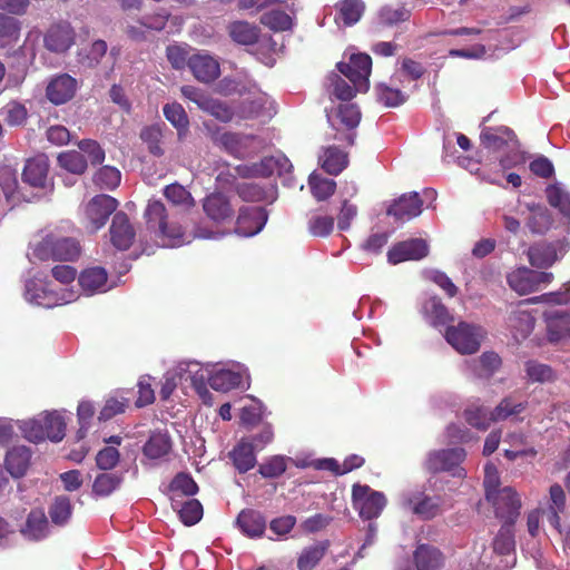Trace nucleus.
<instances>
[{
    "mask_svg": "<svg viewBox=\"0 0 570 570\" xmlns=\"http://www.w3.org/2000/svg\"><path fill=\"white\" fill-rule=\"evenodd\" d=\"M3 120L9 126H21L27 120V109L23 105L11 101L1 109Z\"/></svg>",
    "mask_w": 570,
    "mask_h": 570,
    "instance_id": "obj_57",
    "label": "nucleus"
},
{
    "mask_svg": "<svg viewBox=\"0 0 570 570\" xmlns=\"http://www.w3.org/2000/svg\"><path fill=\"white\" fill-rule=\"evenodd\" d=\"M20 533L30 541H40L49 533V523L42 509H32L20 529Z\"/></svg>",
    "mask_w": 570,
    "mask_h": 570,
    "instance_id": "obj_23",
    "label": "nucleus"
},
{
    "mask_svg": "<svg viewBox=\"0 0 570 570\" xmlns=\"http://www.w3.org/2000/svg\"><path fill=\"white\" fill-rule=\"evenodd\" d=\"M43 424V441L49 439L52 442H59L66 434V422L63 417L57 413H46L41 416Z\"/></svg>",
    "mask_w": 570,
    "mask_h": 570,
    "instance_id": "obj_36",
    "label": "nucleus"
},
{
    "mask_svg": "<svg viewBox=\"0 0 570 570\" xmlns=\"http://www.w3.org/2000/svg\"><path fill=\"white\" fill-rule=\"evenodd\" d=\"M466 453L462 448H452L431 451L424 462L430 473L452 472L453 475H461L460 464L464 461Z\"/></svg>",
    "mask_w": 570,
    "mask_h": 570,
    "instance_id": "obj_5",
    "label": "nucleus"
},
{
    "mask_svg": "<svg viewBox=\"0 0 570 570\" xmlns=\"http://www.w3.org/2000/svg\"><path fill=\"white\" fill-rule=\"evenodd\" d=\"M328 547V541H321L305 548L297 560L298 570H313L324 558Z\"/></svg>",
    "mask_w": 570,
    "mask_h": 570,
    "instance_id": "obj_32",
    "label": "nucleus"
},
{
    "mask_svg": "<svg viewBox=\"0 0 570 570\" xmlns=\"http://www.w3.org/2000/svg\"><path fill=\"white\" fill-rule=\"evenodd\" d=\"M334 228V218L332 216H314L309 219L308 230L313 236L325 237Z\"/></svg>",
    "mask_w": 570,
    "mask_h": 570,
    "instance_id": "obj_64",
    "label": "nucleus"
},
{
    "mask_svg": "<svg viewBox=\"0 0 570 570\" xmlns=\"http://www.w3.org/2000/svg\"><path fill=\"white\" fill-rule=\"evenodd\" d=\"M484 335L485 331L482 326L460 322L458 325L448 326L444 336L455 351L470 355L480 350Z\"/></svg>",
    "mask_w": 570,
    "mask_h": 570,
    "instance_id": "obj_2",
    "label": "nucleus"
},
{
    "mask_svg": "<svg viewBox=\"0 0 570 570\" xmlns=\"http://www.w3.org/2000/svg\"><path fill=\"white\" fill-rule=\"evenodd\" d=\"M144 217L147 229L159 238L164 246L177 247L186 243V234L176 215L168 212L158 199L149 200Z\"/></svg>",
    "mask_w": 570,
    "mask_h": 570,
    "instance_id": "obj_1",
    "label": "nucleus"
},
{
    "mask_svg": "<svg viewBox=\"0 0 570 570\" xmlns=\"http://www.w3.org/2000/svg\"><path fill=\"white\" fill-rule=\"evenodd\" d=\"M547 326V337L550 343H558L570 337V313L551 309L543 314Z\"/></svg>",
    "mask_w": 570,
    "mask_h": 570,
    "instance_id": "obj_18",
    "label": "nucleus"
},
{
    "mask_svg": "<svg viewBox=\"0 0 570 570\" xmlns=\"http://www.w3.org/2000/svg\"><path fill=\"white\" fill-rule=\"evenodd\" d=\"M337 69L360 90H367L372 59L366 53L352 55L348 62H338Z\"/></svg>",
    "mask_w": 570,
    "mask_h": 570,
    "instance_id": "obj_9",
    "label": "nucleus"
},
{
    "mask_svg": "<svg viewBox=\"0 0 570 570\" xmlns=\"http://www.w3.org/2000/svg\"><path fill=\"white\" fill-rule=\"evenodd\" d=\"M31 459V451L24 445L13 446L6 454L4 466L13 478L26 474Z\"/></svg>",
    "mask_w": 570,
    "mask_h": 570,
    "instance_id": "obj_26",
    "label": "nucleus"
},
{
    "mask_svg": "<svg viewBox=\"0 0 570 570\" xmlns=\"http://www.w3.org/2000/svg\"><path fill=\"white\" fill-rule=\"evenodd\" d=\"M527 407L524 402H514L511 396L504 397L492 412V420L502 421L511 415H517L523 412Z\"/></svg>",
    "mask_w": 570,
    "mask_h": 570,
    "instance_id": "obj_51",
    "label": "nucleus"
},
{
    "mask_svg": "<svg viewBox=\"0 0 570 570\" xmlns=\"http://www.w3.org/2000/svg\"><path fill=\"white\" fill-rule=\"evenodd\" d=\"M527 379L531 383H551L557 379L553 368L535 360H529L524 363Z\"/></svg>",
    "mask_w": 570,
    "mask_h": 570,
    "instance_id": "obj_35",
    "label": "nucleus"
},
{
    "mask_svg": "<svg viewBox=\"0 0 570 570\" xmlns=\"http://www.w3.org/2000/svg\"><path fill=\"white\" fill-rule=\"evenodd\" d=\"M266 519L256 510H242L236 519L239 530L249 538H259L266 530Z\"/></svg>",
    "mask_w": 570,
    "mask_h": 570,
    "instance_id": "obj_25",
    "label": "nucleus"
},
{
    "mask_svg": "<svg viewBox=\"0 0 570 570\" xmlns=\"http://www.w3.org/2000/svg\"><path fill=\"white\" fill-rule=\"evenodd\" d=\"M261 23L273 31H285L291 29L292 19L282 10H271L261 17Z\"/></svg>",
    "mask_w": 570,
    "mask_h": 570,
    "instance_id": "obj_49",
    "label": "nucleus"
},
{
    "mask_svg": "<svg viewBox=\"0 0 570 570\" xmlns=\"http://www.w3.org/2000/svg\"><path fill=\"white\" fill-rule=\"evenodd\" d=\"M120 171L111 166L101 167L94 176V181L101 189H114L120 184Z\"/></svg>",
    "mask_w": 570,
    "mask_h": 570,
    "instance_id": "obj_56",
    "label": "nucleus"
},
{
    "mask_svg": "<svg viewBox=\"0 0 570 570\" xmlns=\"http://www.w3.org/2000/svg\"><path fill=\"white\" fill-rule=\"evenodd\" d=\"M553 277L550 272H539L523 266L509 273L507 282L511 289L525 295L539 291L542 285L550 284Z\"/></svg>",
    "mask_w": 570,
    "mask_h": 570,
    "instance_id": "obj_4",
    "label": "nucleus"
},
{
    "mask_svg": "<svg viewBox=\"0 0 570 570\" xmlns=\"http://www.w3.org/2000/svg\"><path fill=\"white\" fill-rule=\"evenodd\" d=\"M81 253L78 240L70 237L58 238L55 236L53 261L72 262L76 261Z\"/></svg>",
    "mask_w": 570,
    "mask_h": 570,
    "instance_id": "obj_38",
    "label": "nucleus"
},
{
    "mask_svg": "<svg viewBox=\"0 0 570 570\" xmlns=\"http://www.w3.org/2000/svg\"><path fill=\"white\" fill-rule=\"evenodd\" d=\"M118 202L109 195H97L92 197L83 208V215L87 220V228L97 232L104 227L112 213L116 212Z\"/></svg>",
    "mask_w": 570,
    "mask_h": 570,
    "instance_id": "obj_7",
    "label": "nucleus"
},
{
    "mask_svg": "<svg viewBox=\"0 0 570 570\" xmlns=\"http://www.w3.org/2000/svg\"><path fill=\"white\" fill-rule=\"evenodd\" d=\"M416 570H439L443 564L442 552L429 544H420L413 554Z\"/></svg>",
    "mask_w": 570,
    "mask_h": 570,
    "instance_id": "obj_29",
    "label": "nucleus"
},
{
    "mask_svg": "<svg viewBox=\"0 0 570 570\" xmlns=\"http://www.w3.org/2000/svg\"><path fill=\"white\" fill-rule=\"evenodd\" d=\"M129 400L128 399H121L118 400L116 397H110L106 401L104 407L101 409L99 413V421H109L114 416L121 414L126 411L128 407Z\"/></svg>",
    "mask_w": 570,
    "mask_h": 570,
    "instance_id": "obj_62",
    "label": "nucleus"
},
{
    "mask_svg": "<svg viewBox=\"0 0 570 570\" xmlns=\"http://www.w3.org/2000/svg\"><path fill=\"white\" fill-rule=\"evenodd\" d=\"M78 148L81 154L87 155V160L94 165H100L105 160V151L101 146L92 139H82L78 142Z\"/></svg>",
    "mask_w": 570,
    "mask_h": 570,
    "instance_id": "obj_60",
    "label": "nucleus"
},
{
    "mask_svg": "<svg viewBox=\"0 0 570 570\" xmlns=\"http://www.w3.org/2000/svg\"><path fill=\"white\" fill-rule=\"evenodd\" d=\"M140 139L144 144H146L148 151L156 156L161 157L165 154V150L161 147L163 139V126L159 124H154L149 126H145L139 134Z\"/></svg>",
    "mask_w": 570,
    "mask_h": 570,
    "instance_id": "obj_37",
    "label": "nucleus"
},
{
    "mask_svg": "<svg viewBox=\"0 0 570 570\" xmlns=\"http://www.w3.org/2000/svg\"><path fill=\"white\" fill-rule=\"evenodd\" d=\"M375 90L377 100L385 107H397L406 100V96L400 89L392 88L385 83H379Z\"/></svg>",
    "mask_w": 570,
    "mask_h": 570,
    "instance_id": "obj_54",
    "label": "nucleus"
},
{
    "mask_svg": "<svg viewBox=\"0 0 570 570\" xmlns=\"http://www.w3.org/2000/svg\"><path fill=\"white\" fill-rule=\"evenodd\" d=\"M464 419L471 426L482 431L487 430L491 422H495L492 420V412H488L483 406L475 405L464 410Z\"/></svg>",
    "mask_w": 570,
    "mask_h": 570,
    "instance_id": "obj_47",
    "label": "nucleus"
},
{
    "mask_svg": "<svg viewBox=\"0 0 570 570\" xmlns=\"http://www.w3.org/2000/svg\"><path fill=\"white\" fill-rule=\"evenodd\" d=\"M122 482V476L115 472L99 473L92 483V493L97 497H108L116 491Z\"/></svg>",
    "mask_w": 570,
    "mask_h": 570,
    "instance_id": "obj_39",
    "label": "nucleus"
},
{
    "mask_svg": "<svg viewBox=\"0 0 570 570\" xmlns=\"http://www.w3.org/2000/svg\"><path fill=\"white\" fill-rule=\"evenodd\" d=\"M352 502L355 510L364 520H373L381 515L387 500L383 492L373 490L367 484L352 487Z\"/></svg>",
    "mask_w": 570,
    "mask_h": 570,
    "instance_id": "obj_3",
    "label": "nucleus"
},
{
    "mask_svg": "<svg viewBox=\"0 0 570 570\" xmlns=\"http://www.w3.org/2000/svg\"><path fill=\"white\" fill-rule=\"evenodd\" d=\"M268 219L264 207L243 206L239 208L235 224V233L239 236L250 237L258 234Z\"/></svg>",
    "mask_w": 570,
    "mask_h": 570,
    "instance_id": "obj_11",
    "label": "nucleus"
},
{
    "mask_svg": "<svg viewBox=\"0 0 570 570\" xmlns=\"http://www.w3.org/2000/svg\"><path fill=\"white\" fill-rule=\"evenodd\" d=\"M311 191L317 200L330 198L336 189V183L333 179L324 178L317 175H311L308 179Z\"/></svg>",
    "mask_w": 570,
    "mask_h": 570,
    "instance_id": "obj_48",
    "label": "nucleus"
},
{
    "mask_svg": "<svg viewBox=\"0 0 570 570\" xmlns=\"http://www.w3.org/2000/svg\"><path fill=\"white\" fill-rule=\"evenodd\" d=\"M49 160L46 155H37L26 161L22 181L30 187L45 189L48 186Z\"/></svg>",
    "mask_w": 570,
    "mask_h": 570,
    "instance_id": "obj_16",
    "label": "nucleus"
},
{
    "mask_svg": "<svg viewBox=\"0 0 570 570\" xmlns=\"http://www.w3.org/2000/svg\"><path fill=\"white\" fill-rule=\"evenodd\" d=\"M188 68L194 77L202 82L215 81L220 75L217 59L207 53H195L188 58Z\"/></svg>",
    "mask_w": 570,
    "mask_h": 570,
    "instance_id": "obj_17",
    "label": "nucleus"
},
{
    "mask_svg": "<svg viewBox=\"0 0 570 570\" xmlns=\"http://www.w3.org/2000/svg\"><path fill=\"white\" fill-rule=\"evenodd\" d=\"M163 194L165 198L176 207H183L184 209L189 210L196 205L190 191L178 183L167 185L164 188Z\"/></svg>",
    "mask_w": 570,
    "mask_h": 570,
    "instance_id": "obj_33",
    "label": "nucleus"
},
{
    "mask_svg": "<svg viewBox=\"0 0 570 570\" xmlns=\"http://www.w3.org/2000/svg\"><path fill=\"white\" fill-rule=\"evenodd\" d=\"M227 31L234 42L244 46L255 45L261 33L257 26L244 20L230 22Z\"/></svg>",
    "mask_w": 570,
    "mask_h": 570,
    "instance_id": "obj_28",
    "label": "nucleus"
},
{
    "mask_svg": "<svg viewBox=\"0 0 570 570\" xmlns=\"http://www.w3.org/2000/svg\"><path fill=\"white\" fill-rule=\"evenodd\" d=\"M242 382V376L229 370L215 372L208 379L209 386L215 391L227 392L237 387Z\"/></svg>",
    "mask_w": 570,
    "mask_h": 570,
    "instance_id": "obj_41",
    "label": "nucleus"
},
{
    "mask_svg": "<svg viewBox=\"0 0 570 570\" xmlns=\"http://www.w3.org/2000/svg\"><path fill=\"white\" fill-rule=\"evenodd\" d=\"M528 259L537 268L551 267L558 261V253L552 244H535L528 249Z\"/></svg>",
    "mask_w": 570,
    "mask_h": 570,
    "instance_id": "obj_31",
    "label": "nucleus"
},
{
    "mask_svg": "<svg viewBox=\"0 0 570 570\" xmlns=\"http://www.w3.org/2000/svg\"><path fill=\"white\" fill-rule=\"evenodd\" d=\"M23 438L33 443L43 441V424L41 417L23 421L20 425Z\"/></svg>",
    "mask_w": 570,
    "mask_h": 570,
    "instance_id": "obj_63",
    "label": "nucleus"
},
{
    "mask_svg": "<svg viewBox=\"0 0 570 570\" xmlns=\"http://www.w3.org/2000/svg\"><path fill=\"white\" fill-rule=\"evenodd\" d=\"M78 90V81L69 73H59L52 77L46 87L47 99L56 105L70 101Z\"/></svg>",
    "mask_w": 570,
    "mask_h": 570,
    "instance_id": "obj_12",
    "label": "nucleus"
},
{
    "mask_svg": "<svg viewBox=\"0 0 570 570\" xmlns=\"http://www.w3.org/2000/svg\"><path fill=\"white\" fill-rule=\"evenodd\" d=\"M402 507L424 521L432 520L442 512L441 499L423 491L405 493L402 497Z\"/></svg>",
    "mask_w": 570,
    "mask_h": 570,
    "instance_id": "obj_8",
    "label": "nucleus"
},
{
    "mask_svg": "<svg viewBox=\"0 0 570 570\" xmlns=\"http://www.w3.org/2000/svg\"><path fill=\"white\" fill-rule=\"evenodd\" d=\"M429 254V245L422 238H411L395 244L387 252V261L399 264L405 261H420Z\"/></svg>",
    "mask_w": 570,
    "mask_h": 570,
    "instance_id": "obj_13",
    "label": "nucleus"
},
{
    "mask_svg": "<svg viewBox=\"0 0 570 570\" xmlns=\"http://www.w3.org/2000/svg\"><path fill=\"white\" fill-rule=\"evenodd\" d=\"M108 274L104 267L94 266L83 269L78 282L83 292L91 295L100 291H105L107 285Z\"/></svg>",
    "mask_w": 570,
    "mask_h": 570,
    "instance_id": "obj_27",
    "label": "nucleus"
},
{
    "mask_svg": "<svg viewBox=\"0 0 570 570\" xmlns=\"http://www.w3.org/2000/svg\"><path fill=\"white\" fill-rule=\"evenodd\" d=\"M236 193L244 202L250 203L263 202L268 197V190L256 183L238 184Z\"/></svg>",
    "mask_w": 570,
    "mask_h": 570,
    "instance_id": "obj_55",
    "label": "nucleus"
},
{
    "mask_svg": "<svg viewBox=\"0 0 570 570\" xmlns=\"http://www.w3.org/2000/svg\"><path fill=\"white\" fill-rule=\"evenodd\" d=\"M336 8L346 26L356 23L363 13L364 3L362 0H341Z\"/></svg>",
    "mask_w": 570,
    "mask_h": 570,
    "instance_id": "obj_46",
    "label": "nucleus"
},
{
    "mask_svg": "<svg viewBox=\"0 0 570 570\" xmlns=\"http://www.w3.org/2000/svg\"><path fill=\"white\" fill-rule=\"evenodd\" d=\"M171 449L170 436L166 433H153L144 445V454L149 459H159L169 453Z\"/></svg>",
    "mask_w": 570,
    "mask_h": 570,
    "instance_id": "obj_34",
    "label": "nucleus"
},
{
    "mask_svg": "<svg viewBox=\"0 0 570 570\" xmlns=\"http://www.w3.org/2000/svg\"><path fill=\"white\" fill-rule=\"evenodd\" d=\"M58 164L72 174L81 175L87 169L88 160L80 150H68L59 154Z\"/></svg>",
    "mask_w": 570,
    "mask_h": 570,
    "instance_id": "obj_42",
    "label": "nucleus"
},
{
    "mask_svg": "<svg viewBox=\"0 0 570 570\" xmlns=\"http://www.w3.org/2000/svg\"><path fill=\"white\" fill-rule=\"evenodd\" d=\"M165 118L177 129L178 137L186 134L189 126L188 116L178 102L166 104L163 108Z\"/></svg>",
    "mask_w": 570,
    "mask_h": 570,
    "instance_id": "obj_40",
    "label": "nucleus"
},
{
    "mask_svg": "<svg viewBox=\"0 0 570 570\" xmlns=\"http://www.w3.org/2000/svg\"><path fill=\"white\" fill-rule=\"evenodd\" d=\"M279 163L276 157H265L250 167H238L237 171L243 177H269L278 168Z\"/></svg>",
    "mask_w": 570,
    "mask_h": 570,
    "instance_id": "obj_43",
    "label": "nucleus"
},
{
    "mask_svg": "<svg viewBox=\"0 0 570 570\" xmlns=\"http://www.w3.org/2000/svg\"><path fill=\"white\" fill-rule=\"evenodd\" d=\"M178 514L185 525H194L203 518V505L198 500L189 499L180 505Z\"/></svg>",
    "mask_w": 570,
    "mask_h": 570,
    "instance_id": "obj_50",
    "label": "nucleus"
},
{
    "mask_svg": "<svg viewBox=\"0 0 570 570\" xmlns=\"http://www.w3.org/2000/svg\"><path fill=\"white\" fill-rule=\"evenodd\" d=\"M337 118L346 129L353 130L360 124L361 112L355 105L344 104L337 108Z\"/></svg>",
    "mask_w": 570,
    "mask_h": 570,
    "instance_id": "obj_59",
    "label": "nucleus"
},
{
    "mask_svg": "<svg viewBox=\"0 0 570 570\" xmlns=\"http://www.w3.org/2000/svg\"><path fill=\"white\" fill-rule=\"evenodd\" d=\"M287 469L286 459L281 455L272 456L259 465L258 472L262 476L274 479L281 476Z\"/></svg>",
    "mask_w": 570,
    "mask_h": 570,
    "instance_id": "obj_61",
    "label": "nucleus"
},
{
    "mask_svg": "<svg viewBox=\"0 0 570 570\" xmlns=\"http://www.w3.org/2000/svg\"><path fill=\"white\" fill-rule=\"evenodd\" d=\"M320 161L324 171L336 176L346 168L348 164V156L336 146H330L324 149L323 155L320 157Z\"/></svg>",
    "mask_w": 570,
    "mask_h": 570,
    "instance_id": "obj_30",
    "label": "nucleus"
},
{
    "mask_svg": "<svg viewBox=\"0 0 570 570\" xmlns=\"http://www.w3.org/2000/svg\"><path fill=\"white\" fill-rule=\"evenodd\" d=\"M169 489L171 492H180L184 495L193 497L198 492V485L188 473H178L170 482Z\"/></svg>",
    "mask_w": 570,
    "mask_h": 570,
    "instance_id": "obj_58",
    "label": "nucleus"
},
{
    "mask_svg": "<svg viewBox=\"0 0 570 570\" xmlns=\"http://www.w3.org/2000/svg\"><path fill=\"white\" fill-rule=\"evenodd\" d=\"M481 144L493 151L502 150L510 144L518 146L519 141L514 131L507 126L488 127L481 131Z\"/></svg>",
    "mask_w": 570,
    "mask_h": 570,
    "instance_id": "obj_19",
    "label": "nucleus"
},
{
    "mask_svg": "<svg viewBox=\"0 0 570 570\" xmlns=\"http://www.w3.org/2000/svg\"><path fill=\"white\" fill-rule=\"evenodd\" d=\"M228 456L240 474L252 470L257 463L254 444L248 438L240 439Z\"/></svg>",
    "mask_w": 570,
    "mask_h": 570,
    "instance_id": "obj_22",
    "label": "nucleus"
},
{
    "mask_svg": "<svg viewBox=\"0 0 570 570\" xmlns=\"http://www.w3.org/2000/svg\"><path fill=\"white\" fill-rule=\"evenodd\" d=\"M109 234L111 244L119 250H127L132 245L136 233L126 213L114 215Z\"/></svg>",
    "mask_w": 570,
    "mask_h": 570,
    "instance_id": "obj_15",
    "label": "nucleus"
},
{
    "mask_svg": "<svg viewBox=\"0 0 570 570\" xmlns=\"http://www.w3.org/2000/svg\"><path fill=\"white\" fill-rule=\"evenodd\" d=\"M423 200L416 191L401 195L386 210L396 220H411L422 213Z\"/></svg>",
    "mask_w": 570,
    "mask_h": 570,
    "instance_id": "obj_14",
    "label": "nucleus"
},
{
    "mask_svg": "<svg viewBox=\"0 0 570 570\" xmlns=\"http://www.w3.org/2000/svg\"><path fill=\"white\" fill-rule=\"evenodd\" d=\"M485 499L492 503L497 518L503 522L515 523L520 515L521 500L514 489L504 487L499 491L489 492Z\"/></svg>",
    "mask_w": 570,
    "mask_h": 570,
    "instance_id": "obj_6",
    "label": "nucleus"
},
{
    "mask_svg": "<svg viewBox=\"0 0 570 570\" xmlns=\"http://www.w3.org/2000/svg\"><path fill=\"white\" fill-rule=\"evenodd\" d=\"M218 142L232 156L244 159L256 154L262 141L254 135L224 132Z\"/></svg>",
    "mask_w": 570,
    "mask_h": 570,
    "instance_id": "obj_10",
    "label": "nucleus"
},
{
    "mask_svg": "<svg viewBox=\"0 0 570 570\" xmlns=\"http://www.w3.org/2000/svg\"><path fill=\"white\" fill-rule=\"evenodd\" d=\"M72 513L71 501L66 495L57 497L49 509L51 521L57 525H63L68 522Z\"/></svg>",
    "mask_w": 570,
    "mask_h": 570,
    "instance_id": "obj_45",
    "label": "nucleus"
},
{
    "mask_svg": "<svg viewBox=\"0 0 570 570\" xmlns=\"http://www.w3.org/2000/svg\"><path fill=\"white\" fill-rule=\"evenodd\" d=\"M206 216L215 223H224L234 214L229 198L223 193H212L203 199Z\"/></svg>",
    "mask_w": 570,
    "mask_h": 570,
    "instance_id": "obj_21",
    "label": "nucleus"
},
{
    "mask_svg": "<svg viewBox=\"0 0 570 570\" xmlns=\"http://www.w3.org/2000/svg\"><path fill=\"white\" fill-rule=\"evenodd\" d=\"M514 523L512 522H503L498 534L493 540V550L501 554H509L515 546L514 541Z\"/></svg>",
    "mask_w": 570,
    "mask_h": 570,
    "instance_id": "obj_44",
    "label": "nucleus"
},
{
    "mask_svg": "<svg viewBox=\"0 0 570 570\" xmlns=\"http://www.w3.org/2000/svg\"><path fill=\"white\" fill-rule=\"evenodd\" d=\"M73 42V31L68 23L51 26L45 36V46L52 52H63Z\"/></svg>",
    "mask_w": 570,
    "mask_h": 570,
    "instance_id": "obj_24",
    "label": "nucleus"
},
{
    "mask_svg": "<svg viewBox=\"0 0 570 570\" xmlns=\"http://www.w3.org/2000/svg\"><path fill=\"white\" fill-rule=\"evenodd\" d=\"M479 368L475 370L479 377L490 379L502 365L500 355L495 352H484L479 357Z\"/></svg>",
    "mask_w": 570,
    "mask_h": 570,
    "instance_id": "obj_53",
    "label": "nucleus"
},
{
    "mask_svg": "<svg viewBox=\"0 0 570 570\" xmlns=\"http://www.w3.org/2000/svg\"><path fill=\"white\" fill-rule=\"evenodd\" d=\"M507 324L511 335L517 342H522L530 336L534 330L535 317L532 312L522 309L518 306L511 311Z\"/></svg>",
    "mask_w": 570,
    "mask_h": 570,
    "instance_id": "obj_20",
    "label": "nucleus"
},
{
    "mask_svg": "<svg viewBox=\"0 0 570 570\" xmlns=\"http://www.w3.org/2000/svg\"><path fill=\"white\" fill-rule=\"evenodd\" d=\"M181 94L184 97L194 101L199 107L206 108V109L210 108L213 114H215L217 117H219V114L216 111V109H223L225 112H227V109L224 108L220 102L210 100L199 89H197L193 86H184L181 88Z\"/></svg>",
    "mask_w": 570,
    "mask_h": 570,
    "instance_id": "obj_52",
    "label": "nucleus"
}]
</instances>
